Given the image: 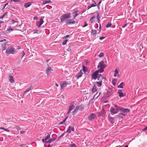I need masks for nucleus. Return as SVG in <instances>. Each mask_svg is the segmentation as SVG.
<instances>
[{"instance_id":"f257e3e1","label":"nucleus","mask_w":147,"mask_h":147,"mask_svg":"<svg viewBox=\"0 0 147 147\" xmlns=\"http://www.w3.org/2000/svg\"><path fill=\"white\" fill-rule=\"evenodd\" d=\"M106 65L104 64L103 61H102L99 62V65L98 66V71L99 73L102 72L104 71V69L106 67Z\"/></svg>"},{"instance_id":"f03ea898","label":"nucleus","mask_w":147,"mask_h":147,"mask_svg":"<svg viewBox=\"0 0 147 147\" xmlns=\"http://www.w3.org/2000/svg\"><path fill=\"white\" fill-rule=\"evenodd\" d=\"M114 106L115 108L112 107L110 110V112L112 115L117 113L119 111V107L115 104L114 105Z\"/></svg>"},{"instance_id":"7ed1b4c3","label":"nucleus","mask_w":147,"mask_h":147,"mask_svg":"<svg viewBox=\"0 0 147 147\" xmlns=\"http://www.w3.org/2000/svg\"><path fill=\"white\" fill-rule=\"evenodd\" d=\"M6 52L7 54H14L18 52L14 48L11 46H10L6 50Z\"/></svg>"},{"instance_id":"20e7f679","label":"nucleus","mask_w":147,"mask_h":147,"mask_svg":"<svg viewBox=\"0 0 147 147\" xmlns=\"http://www.w3.org/2000/svg\"><path fill=\"white\" fill-rule=\"evenodd\" d=\"M84 107L82 105H79L76 107L74 111L72 112V115H74L79 111H82L84 109Z\"/></svg>"},{"instance_id":"39448f33","label":"nucleus","mask_w":147,"mask_h":147,"mask_svg":"<svg viewBox=\"0 0 147 147\" xmlns=\"http://www.w3.org/2000/svg\"><path fill=\"white\" fill-rule=\"evenodd\" d=\"M70 15V13H66L63 15L61 17V22H62L64 20L68 19Z\"/></svg>"},{"instance_id":"423d86ee","label":"nucleus","mask_w":147,"mask_h":147,"mask_svg":"<svg viewBox=\"0 0 147 147\" xmlns=\"http://www.w3.org/2000/svg\"><path fill=\"white\" fill-rule=\"evenodd\" d=\"M119 111L120 113H122L123 114H125L126 116L127 115V113L129 112L130 109H124L119 107Z\"/></svg>"},{"instance_id":"0eeeda50","label":"nucleus","mask_w":147,"mask_h":147,"mask_svg":"<svg viewBox=\"0 0 147 147\" xmlns=\"http://www.w3.org/2000/svg\"><path fill=\"white\" fill-rule=\"evenodd\" d=\"M74 103L73 102L71 103L69 107L68 111L67 113V114H69L71 111L74 108Z\"/></svg>"},{"instance_id":"6e6552de","label":"nucleus","mask_w":147,"mask_h":147,"mask_svg":"<svg viewBox=\"0 0 147 147\" xmlns=\"http://www.w3.org/2000/svg\"><path fill=\"white\" fill-rule=\"evenodd\" d=\"M118 93L120 97H121L126 95L124 91L123 90H119Z\"/></svg>"},{"instance_id":"1a4fd4ad","label":"nucleus","mask_w":147,"mask_h":147,"mask_svg":"<svg viewBox=\"0 0 147 147\" xmlns=\"http://www.w3.org/2000/svg\"><path fill=\"white\" fill-rule=\"evenodd\" d=\"M96 117L95 114L92 113L88 117V119L90 121H92Z\"/></svg>"},{"instance_id":"9d476101","label":"nucleus","mask_w":147,"mask_h":147,"mask_svg":"<svg viewBox=\"0 0 147 147\" xmlns=\"http://www.w3.org/2000/svg\"><path fill=\"white\" fill-rule=\"evenodd\" d=\"M98 72H99L98 70L95 71L92 75V79L95 80L96 78H97Z\"/></svg>"},{"instance_id":"9b49d317","label":"nucleus","mask_w":147,"mask_h":147,"mask_svg":"<svg viewBox=\"0 0 147 147\" xmlns=\"http://www.w3.org/2000/svg\"><path fill=\"white\" fill-rule=\"evenodd\" d=\"M44 22L43 19L42 18H41L39 22H37L36 25L38 27H39Z\"/></svg>"},{"instance_id":"f8f14e48","label":"nucleus","mask_w":147,"mask_h":147,"mask_svg":"<svg viewBox=\"0 0 147 147\" xmlns=\"http://www.w3.org/2000/svg\"><path fill=\"white\" fill-rule=\"evenodd\" d=\"M105 113V110L102 108L101 111L98 113V115L99 117L102 116L104 115Z\"/></svg>"},{"instance_id":"ddd939ff","label":"nucleus","mask_w":147,"mask_h":147,"mask_svg":"<svg viewBox=\"0 0 147 147\" xmlns=\"http://www.w3.org/2000/svg\"><path fill=\"white\" fill-rule=\"evenodd\" d=\"M74 19H70V20H67L66 22V23L67 24H74L75 23L74 20Z\"/></svg>"},{"instance_id":"4468645a","label":"nucleus","mask_w":147,"mask_h":147,"mask_svg":"<svg viewBox=\"0 0 147 147\" xmlns=\"http://www.w3.org/2000/svg\"><path fill=\"white\" fill-rule=\"evenodd\" d=\"M67 84L66 82L63 81L61 82L60 83V86L61 88H64L67 86Z\"/></svg>"},{"instance_id":"2eb2a0df","label":"nucleus","mask_w":147,"mask_h":147,"mask_svg":"<svg viewBox=\"0 0 147 147\" xmlns=\"http://www.w3.org/2000/svg\"><path fill=\"white\" fill-rule=\"evenodd\" d=\"M102 77L101 75H98L97 77V79L98 80L97 82H101L102 83Z\"/></svg>"},{"instance_id":"dca6fc26","label":"nucleus","mask_w":147,"mask_h":147,"mask_svg":"<svg viewBox=\"0 0 147 147\" xmlns=\"http://www.w3.org/2000/svg\"><path fill=\"white\" fill-rule=\"evenodd\" d=\"M125 116V114H123L122 113H120L119 114L117 115V117L119 119L121 118H123V117Z\"/></svg>"},{"instance_id":"f3484780","label":"nucleus","mask_w":147,"mask_h":147,"mask_svg":"<svg viewBox=\"0 0 147 147\" xmlns=\"http://www.w3.org/2000/svg\"><path fill=\"white\" fill-rule=\"evenodd\" d=\"M102 83L101 82H98L97 81L96 82H95V84L94 85H95V86H97L98 88H100V87L102 85Z\"/></svg>"},{"instance_id":"a211bd4d","label":"nucleus","mask_w":147,"mask_h":147,"mask_svg":"<svg viewBox=\"0 0 147 147\" xmlns=\"http://www.w3.org/2000/svg\"><path fill=\"white\" fill-rule=\"evenodd\" d=\"M82 74L83 73L82 72V70H81L78 74L76 76V77L77 79H78L80 77L82 76Z\"/></svg>"},{"instance_id":"6ab92c4d","label":"nucleus","mask_w":147,"mask_h":147,"mask_svg":"<svg viewBox=\"0 0 147 147\" xmlns=\"http://www.w3.org/2000/svg\"><path fill=\"white\" fill-rule=\"evenodd\" d=\"M118 72V70L117 69H116L114 71L115 73L114 75V76L116 77L117 76L118 78H119L120 77V76Z\"/></svg>"},{"instance_id":"aec40b11","label":"nucleus","mask_w":147,"mask_h":147,"mask_svg":"<svg viewBox=\"0 0 147 147\" xmlns=\"http://www.w3.org/2000/svg\"><path fill=\"white\" fill-rule=\"evenodd\" d=\"M53 70L49 66L46 69V72L47 75L48 76L50 72Z\"/></svg>"},{"instance_id":"412c9836","label":"nucleus","mask_w":147,"mask_h":147,"mask_svg":"<svg viewBox=\"0 0 147 147\" xmlns=\"http://www.w3.org/2000/svg\"><path fill=\"white\" fill-rule=\"evenodd\" d=\"M71 131H74V128L72 126H69L67 130V132L68 133H69L71 132Z\"/></svg>"},{"instance_id":"4be33fe9","label":"nucleus","mask_w":147,"mask_h":147,"mask_svg":"<svg viewBox=\"0 0 147 147\" xmlns=\"http://www.w3.org/2000/svg\"><path fill=\"white\" fill-rule=\"evenodd\" d=\"M9 80L10 82L11 83H14V80L13 79V77L11 76H9Z\"/></svg>"},{"instance_id":"5701e85b","label":"nucleus","mask_w":147,"mask_h":147,"mask_svg":"<svg viewBox=\"0 0 147 147\" xmlns=\"http://www.w3.org/2000/svg\"><path fill=\"white\" fill-rule=\"evenodd\" d=\"M51 1L50 0H45L43 1L42 3V4L45 5L47 3H51Z\"/></svg>"},{"instance_id":"b1692460","label":"nucleus","mask_w":147,"mask_h":147,"mask_svg":"<svg viewBox=\"0 0 147 147\" xmlns=\"http://www.w3.org/2000/svg\"><path fill=\"white\" fill-rule=\"evenodd\" d=\"M109 120L110 122L112 123H113L114 122V120L113 117H110V114L109 115Z\"/></svg>"},{"instance_id":"393cba45","label":"nucleus","mask_w":147,"mask_h":147,"mask_svg":"<svg viewBox=\"0 0 147 147\" xmlns=\"http://www.w3.org/2000/svg\"><path fill=\"white\" fill-rule=\"evenodd\" d=\"M97 90V88L95 85H94L92 89V92H94Z\"/></svg>"},{"instance_id":"a878e982","label":"nucleus","mask_w":147,"mask_h":147,"mask_svg":"<svg viewBox=\"0 0 147 147\" xmlns=\"http://www.w3.org/2000/svg\"><path fill=\"white\" fill-rule=\"evenodd\" d=\"M99 96V94H98V92H97L96 93V94L94 95L93 99H94L97 98Z\"/></svg>"},{"instance_id":"bb28decb","label":"nucleus","mask_w":147,"mask_h":147,"mask_svg":"<svg viewBox=\"0 0 147 147\" xmlns=\"http://www.w3.org/2000/svg\"><path fill=\"white\" fill-rule=\"evenodd\" d=\"M55 140V138H54L53 139H49L48 141H46V143H50L53 142Z\"/></svg>"},{"instance_id":"cd10ccee","label":"nucleus","mask_w":147,"mask_h":147,"mask_svg":"<svg viewBox=\"0 0 147 147\" xmlns=\"http://www.w3.org/2000/svg\"><path fill=\"white\" fill-rule=\"evenodd\" d=\"M31 3H33V2H29L26 3L24 5V7L26 8L29 7L31 5Z\"/></svg>"},{"instance_id":"c85d7f7f","label":"nucleus","mask_w":147,"mask_h":147,"mask_svg":"<svg viewBox=\"0 0 147 147\" xmlns=\"http://www.w3.org/2000/svg\"><path fill=\"white\" fill-rule=\"evenodd\" d=\"M32 87V86H30L29 88H27L25 91H24V92L26 93L29 92L31 89Z\"/></svg>"},{"instance_id":"c756f323","label":"nucleus","mask_w":147,"mask_h":147,"mask_svg":"<svg viewBox=\"0 0 147 147\" xmlns=\"http://www.w3.org/2000/svg\"><path fill=\"white\" fill-rule=\"evenodd\" d=\"M123 83L122 82L117 87L119 88H123Z\"/></svg>"},{"instance_id":"7c9ffc66","label":"nucleus","mask_w":147,"mask_h":147,"mask_svg":"<svg viewBox=\"0 0 147 147\" xmlns=\"http://www.w3.org/2000/svg\"><path fill=\"white\" fill-rule=\"evenodd\" d=\"M117 81L116 79H114L112 81V83L113 85L114 86H115L116 84V82Z\"/></svg>"},{"instance_id":"2f4dec72","label":"nucleus","mask_w":147,"mask_h":147,"mask_svg":"<svg viewBox=\"0 0 147 147\" xmlns=\"http://www.w3.org/2000/svg\"><path fill=\"white\" fill-rule=\"evenodd\" d=\"M96 3H95V2H94V1H93L92 2V4H90V5L92 7H94L96 6Z\"/></svg>"},{"instance_id":"473e14b6","label":"nucleus","mask_w":147,"mask_h":147,"mask_svg":"<svg viewBox=\"0 0 147 147\" xmlns=\"http://www.w3.org/2000/svg\"><path fill=\"white\" fill-rule=\"evenodd\" d=\"M78 11H76V12L75 13V14L74 15V19L76 17V16H77L78 15Z\"/></svg>"},{"instance_id":"72a5a7b5","label":"nucleus","mask_w":147,"mask_h":147,"mask_svg":"<svg viewBox=\"0 0 147 147\" xmlns=\"http://www.w3.org/2000/svg\"><path fill=\"white\" fill-rule=\"evenodd\" d=\"M95 18V16L92 17L90 18V22L91 23H92L94 21V19Z\"/></svg>"},{"instance_id":"f704fd0d","label":"nucleus","mask_w":147,"mask_h":147,"mask_svg":"<svg viewBox=\"0 0 147 147\" xmlns=\"http://www.w3.org/2000/svg\"><path fill=\"white\" fill-rule=\"evenodd\" d=\"M104 56V54L102 52H101L100 54L98 55V57H102Z\"/></svg>"},{"instance_id":"c9c22d12","label":"nucleus","mask_w":147,"mask_h":147,"mask_svg":"<svg viewBox=\"0 0 147 147\" xmlns=\"http://www.w3.org/2000/svg\"><path fill=\"white\" fill-rule=\"evenodd\" d=\"M47 136L46 137L45 139V140H46V141H47V140L50 137V135L48 133H47Z\"/></svg>"},{"instance_id":"e433bc0d","label":"nucleus","mask_w":147,"mask_h":147,"mask_svg":"<svg viewBox=\"0 0 147 147\" xmlns=\"http://www.w3.org/2000/svg\"><path fill=\"white\" fill-rule=\"evenodd\" d=\"M112 25L111 23H110L109 22L107 23V24L106 25V27L107 28H108L109 27H110Z\"/></svg>"},{"instance_id":"4c0bfd02","label":"nucleus","mask_w":147,"mask_h":147,"mask_svg":"<svg viewBox=\"0 0 147 147\" xmlns=\"http://www.w3.org/2000/svg\"><path fill=\"white\" fill-rule=\"evenodd\" d=\"M97 32L96 30H93L92 29V30L91 33L93 34H96V33Z\"/></svg>"},{"instance_id":"58836bf2","label":"nucleus","mask_w":147,"mask_h":147,"mask_svg":"<svg viewBox=\"0 0 147 147\" xmlns=\"http://www.w3.org/2000/svg\"><path fill=\"white\" fill-rule=\"evenodd\" d=\"M6 45L5 44L2 45V48L3 50H5V49L6 48Z\"/></svg>"},{"instance_id":"ea45409f","label":"nucleus","mask_w":147,"mask_h":147,"mask_svg":"<svg viewBox=\"0 0 147 147\" xmlns=\"http://www.w3.org/2000/svg\"><path fill=\"white\" fill-rule=\"evenodd\" d=\"M13 30V29L11 28L10 26L9 28L7 29V30L9 32L12 31Z\"/></svg>"},{"instance_id":"a19ab883","label":"nucleus","mask_w":147,"mask_h":147,"mask_svg":"<svg viewBox=\"0 0 147 147\" xmlns=\"http://www.w3.org/2000/svg\"><path fill=\"white\" fill-rule=\"evenodd\" d=\"M69 147H77V146H76V144H70Z\"/></svg>"},{"instance_id":"79ce46f5","label":"nucleus","mask_w":147,"mask_h":147,"mask_svg":"<svg viewBox=\"0 0 147 147\" xmlns=\"http://www.w3.org/2000/svg\"><path fill=\"white\" fill-rule=\"evenodd\" d=\"M0 129H3V130H5V131H7L8 132H9V130L8 129H6L3 127H1L0 128Z\"/></svg>"},{"instance_id":"37998d69","label":"nucleus","mask_w":147,"mask_h":147,"mask_svg":"<svg viewBox=\"0 0 147 147\" xmlns=\"http://www.w3.org/2000/svg\"><path fill=\"white\" fill-rule=\"evenodd\" d=\"M68 40L67 39L65 40H64L62 42V45H64L66 44V42Z\"/></svg>"},{"instance_id":"c03bdc74","label":"nucleus","mask_w":147,"mask_h":147,"mask_svg":"<svg viewBox=\"0 0 147 147\" xmlns=\"http://www.w3.org/2000/svg\"><path fill=\"white\" fill-rule=\"evenodd\" d=\"M67 117L65 118L62 122H60L59 123V124H63V123H64L65 122L66 120L67 119Z\"/></svg>"},{"instance_id":"a18cd8bd","label":"nucleus","mask_w":147,"mask_h":147,"mask_svg":"<svg viewBox=\"0 0 147 147\" xmlns=\"http://www.w3.org/2000/svg\"><path fill=\"white\" fill-rule=\"evenodd\" d=\"M11 22L12 24H14L15 23H18V22L17 21H15L14 20H11Z\"/></svg>"},{"instance_id":"49530a36","label":"nucleus","mask_w":147,"mask_h":147,"mask_svg":"<svg viewBox=\"0 0 147 147\" xmlns=\"http://www.w3.org/2000/svg\"><path fill=\"white\" fill-rule=\"evenodd\" d=\"M20 54L21 55H22V58L24 56V55H25V53L24 51H23L22 52L20 53Z\"/></svg>"},{"instance_id":"de8ad7c7","label":"nucleus","mask_w":147,"mask_h":147,"mask_svg":"<svg viewBox=\"0 0 147 147\" xmlns=\"http://www.w3.org/2000/svg\"><path fill=\"white\" fill-rule=\"evenodd\" d=\"M11 1H13L14 2H19L20 1L19 0H10Z\"/></svg>"},{"instance_id":"09e8293b","label":"nucleus","mask_w":147,"mask_h":147,"mask_svg":"<svg viewBox=\"0 0 147 147\" xmlns=\"http://www.w3.org/2000/svg\"><path fill=\"white\" fill-rule=\"evenodd\" d=\"M26 133V131H20V134H24Z\"/></svg>"},{"instance_id":"8fccbe9b","label":"nucleus","mask_w":147,"mask_h":147,"mask_svg":"<svg viewBox=\"0 0 147 147\" xmlns=\"http://www.w3.org/2000/svg\"><path fill=\"white\" fill-rule=\"evenodd\" d=\"M105 38V37H100L99 38V39L102 40Z\"/></svg>"},{"instance_id":"3c124183","label":"nucleus","mask_w":147,"mask_h":147,"mask_svg":"<svg viewBox=\"0 0 147 147\" xmlns=\"http://www.w3.org/2000/svg\"><path fill=\"white\" fill-rule=\"evenodd\" d=\"M85 67L84 66H83L82 70L84 72H85Z\"/></svg>"},{"instance_id":"603ef678","label":"nucleus","mask_w":147,"mask_h":147,"mask_svg":"<svg viewBox=\"0 0 147 147\" xmlns=\"http://www.w3.org/2000/svg\"><path fill=\"white\" fill-rule=\"evenodd\" d=\"M8 3H7L4 5V7L3 8V9H4L5 8V7H6V5H8Z\"/></svg>"},{"instance_id":"864d4df0","label":"nucleus","mask_w":147,"mask_h":147,"mask_svg":"<svg viewBox=\"0 0 147 147\" xmlns=\"http://www.w3.org/2000/svg\"><path fill=\"white\" fill-rule=\"evenodd\" d=\"M38 19V17H36V16L34 17V20H36Z\"/></svg>"},{"instance_id":"5fc2aeb1","label":"nucleus","mask_w":147,"mask_h":147,"mask_svg":"<svg viewBox=\"0 0 147 147\" xmlns=\"http://www.w3.org/2000/svg\"><path fill=\"white\" fill-rule=\"evenodd\" d=\"M99 15H97L96 16V18H97L99 20Z\"/></svg>"},{"instance_id":"6e6d98bb","label":"nucleus","mask_w":147,"mask_h":147,"mask_svg":"<svg viewBox=\"0 0 147 147\" xmlns=\"http://www.w3.org/2000/svg\"><path fill=\"white\" fill-rule=\"evenodd\" d=\"M88 25L86 23V22H85V24H84V25L83 26V27H85L86 26H87Z\"/></svg>"},{"instance_id":"4d7b16f0","label":"nucleus","mask_w":147,"mask_h":147,"mask_svg":"<svg viewBox=\"0 0 147 147\" xmlns=\"http://www.w3.org/2000/svg\"><path fill=\"white\" fill-rule=\"evenodd\" d=\"M147 129V126L146 127L144 128L143 129V131H145V130H146Z\"/></svg>"},{"instance_id":"13d9d810","label":"nucleus","mask_w":147,"mask_h":147,"mask_svg":"<svg viewBox=\"0 0 147 147\" xmlns=\"http://www.w3.org/2000/svg\"><path fill=\"white\" fill-rule=\"evenodd\" d=\"M69 36V35H66V36H64V37L65 38H66L67 37H68Z\"/></svg>"},{"instance_id":"bf43d9fd","label":"nucleus","mask_w":147,"mask_h":147,"mask_svg":"<svg viewBox=\"0 0 147 147\" xmlns=\"http://www.w3.org/2000/svg\"><path fill=\"white\" fill-rule=\"evenodd\" d=\"M42 142H45V141H46V140H45V139H43L42 140Z\"/></svg>"},{"instance_id":"052dcab7","label":"nucleus","mask_w":147,"mask_h":147,"mask_svg":"<svg viewBox=\"0 0 147 147\" xmlns=\"http://www.w3.org/2000/svg\"><path fill=\"white\" fill-rule=\"evenodd\" d=\"M91 7H91V5H89V6H88V9H90V8H91Z\"/></svg>"},{"instance_id":"680f3d73","label":"nucleus","mask_w":147,"mask_h":147,"mask_svg":"<svg viewBox=\"0 0 147 147\" xmlns=\"http://www.w3.org/2000/svg\"><path fill=\"white\" fill-rule=\"evenodd\" d=\"M8 13V12H6L3 15H4V16H5V15H7V13Z\"/></svg>"},{"instance_id":"e2e57ef3","label":"nucleus","mask_w":147,"mask_h":147,"mask_svg":"<svg viewBox=\"0 0 147 147\" xmlns=\"http://www.w3.org/2000/svg\"><path fill=\"white\" fill-rule=\"evenodd\" d=\"M127 24H126L125 25H124L123 26L122 28H124L125 26H126L127 25Z\"/></svg>"},{"instance_id":"0e129e2a","label":"nucleus","mask_w":147,"mask_h":147,"mask_svg":"<svg viewBox=\"0 0 147 147\" xmlns=\"http://www.w3.org/2000/svg\"><path fill=\"white\" fill-rule=\"evenodd\" d=\"M38 30H36L35 32L34 33V34H35V33H38Z\"/></svg>"},{"instance_id":"69168bd1","label":"nucleus","mask_w":147,"mask_h":147,"mask_svg":"<svg viewBox=\"0 0 147 147\" xmlns=\"http://www.w3.org/2000/svg\"><path fill=\"white\" fill-rule=\"evenodd\" d=\"M4 16H4V15H3V16H1V17H0V18H3Z\"/></svg>"},{"instance_id":"338daca9","label":"nucleus","mask_w":147,"mask_h":147,"mask_svg":"<svg viewBox=\"0 0 147 147\" xmlns=\"http://www.w3.org/2000/svg\"><path fill=\"white\" fill-rule=\"evenodd\" d=\"M24 145V144H20V146H21V147H22Z\"/></svg>"},{"instance_id":"774afa93","label":"nucleus","mask_w":147,"mask_h":147,"mask_svg":"<svg viewBox=\"0 0 147 147\" xmlns=\"http://www.w3.org/2000/svg\"><path fill=\"white\" fill-rule=\"evenodd\" d=\"M55 85L57 87H58L59 86L58 84L57 83H56Z\"/></svg>"}]
</instances>
